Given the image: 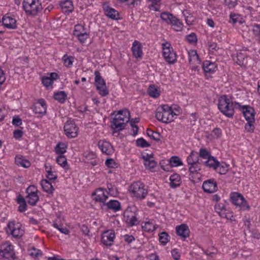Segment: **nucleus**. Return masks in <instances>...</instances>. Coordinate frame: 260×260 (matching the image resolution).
Here are the masks:
<instances>
[{
  "label": "nucleus",
  "mask_w": 260,
  "mask_h": 260,
  "mask_svg": "<svg viewBox=\"0 0 260 260\" xmlns=\"http://www.w3.org/2000/svg\"><path fill=\"white\" fill-rule=\"evenodd\" d=\"M22 8L26 15L28 16H36L42 9L40 0H23Z\"/></svg>",
  "instance_id": "f257e3e1"
},
{
  "label": "nucleus",
  "mask_w": 260,
  "mask_h": 260,
  "mask_svg": "<svg viewBox=\"0 0 260 260\" xmlns=\"http://www.w3.org/2000/svg\"><path fill=\"white\" fill-rule=\"evenodd\" d=\"M238 105V103H234L232 99H219L218 108L219 111L226 117L232 118L235 111L234 104Z\"/></svg>",
  "instance_id": "f03ea898"
},
{
  "label": "nucleus",
  "mask_w": 260,
  "mask_h": 260,
  "mask_svg": "<svg viewBox=\"0 0 260 260\" xmlns=\"http://www.w3.org/2000/svg\"><path fill=\"white\" fill-rule=\"evenodd\" d=\"M160 18L168 24L171 26L176 31H181L183 27V23L181 20L171 13L162 12L160 14Z\"/></svg>",
  "instance_id": "7ed1b4c3"
},
{
  "label": "nucleus",
  "mask_w": 260,
  "mask_h": 260,
  "mask_svg": "<svg viewBox=\"0 0 260 260\" xmlns=\"http://www.w3.org/2000/svg\"><path fill=\"white\" fill-rule=\"evenodd\" d=\"M73 35L82 45L85 44L90 37V33L84 23L76 24L74 27Z\"/></svg>",
  "instance_id": "20e7f679"
},
{
  "label": "nucleus",
  "mask_w": 260,
  "mask_h": 260,
  "mask_svg": "<svg viewBox=\"0 0 260 260\" xmlns=\"http://www.w3.org/2000/svg\"><path fill=\"white\" fill-rule=\"evenodd\" d=\"M162 55L165 61L169 64H172L177 61V54L174 51L171 44L166 42L162 44Z\"/></svg>",
  "instance_id": "39448f33"
},
{
  "label": "nucleus",
  "mask_w": 260,
  "mask_h": 260,
  "mask_svg": "<svg viewBox=\"0 0 260 260\" xmlns=\"http://www.w3.org/2000/svg\"><path fill=\"white\" fill-rule=\"evenodd\" d=\"M129 191L134 196L140 199H144L147 194V190L145 188L144 184L139 181L132 184L129 187Z\"/></svg>",
  "instance_id": "423d86ee"
},
{
  "label": "nucleus",
  "mask_w": 260,
  "mask_h": 260,
  "mask_svg": "<svg viewBox=\"0 0 260 260\" xmlns=\"http://www.w3.org/2000/svg\"><path fill=\"white\" fill-rule=\"evenodd\" d=\"M202 68L205 78L209 80L212 78V75L217 70L218 65L215 62L205 60L202 62Z\"/></svg>",
  "instance_id": "0eeeda50"
},
{
  "label": "nucleus",
  "mask_w": 260,
  "mask_h": 260,
  "mask_svg": "<svg viewBox=\"0 0 260 260\" xmlns=\"http://www.w3.org/2000/svg\"><path fill=\"white\" fill-rule=\"evenodd\" d=\"M95 85L99 93L102 96H106L108 91L107 89L106 82L101 75L99 71H95Z\"/></svg>",
  "instance_id": "6e6552de"
},
{
  "label": "nucleus",
  "mask_w": 260,
  "mask_h": 260,
  "mask_svg": "<svg viewBox=\"0 0 260 260\" xmlns=\"http://www.w3.org/2000/svg\"><path fill=\"white\" fill-rule=\"evenodd\" d=\"M231 200L233 204L236 206L239 210H248L250 208L247 201L243 196L238 193H233L231 194Z\"/></svg>",
  "instance_id": "1a4fd4ad"
},
{
  "label": "nucleus",
  "mask_w": 260,
  "mask_h": 260,
  "mask_svg": "<svg viewBox=\"0 0 260 260\" xmlns=\"http://www.w3.org/2000/svg\"><path fill=\"white\" fill-rule=\"evenodd\" d=\"M59 79V75L56 72L48 73L47 75L41 77V81L43 85L48 90L53 88L55 81Z\"/></svg>",
  "instance_id": "9d476101"
},
{
  "label": "nucleus",
  "mask_w": 260,
  "mask_h": 260,
  "mask_svg": "<svg viewBox=\"0 0 260 260\" xmlns=\"http://www.w3.org/2000/svg\"><path fill=\"white\" fill-rule=\"evenodd\" d=\"M188 58L190 69L192 71L198 70L201 60L197 50L192 49L188 51Z\"/></svg>",
  "instance_id": "9b49d317"
},
{
  "label": "nucleus",
  "mask_w": 260,
  "mask_h": 260,
  "mask_svg": "<svg viewBox=\"0 0 260 260\" xmlns=\"http://www.w3.org/2000/svg\"><path fill=\"white\" fill-rule=\"evenodd\" d=\"M6 232L14 238H20L24 234V231L21 228L19 223L15 224L14 221L9 222L7 225Z\"/></svg>",
  "instance_id": "f8f14e48"
},
{
  "label": "nucleus",
  "mask_w": 260,
  "mask_h": 260,
  "mask_svg": "<svg viewBox=\"0 0 260 260\" xmlns=\"http://www.w3.org/2000/svg\"><path fill=\"white\" fill-rule=\"evenodd\" d=\"M78 128L75 122L71 119H69L64 125V131L66 136L69 138H75L78 135Z\"/></svg>",
  "instance_id": "ddd939ff"
},
{
  "label": "nucleus",
  "mask_w": 260,
  "mask_h": 260,
  "mask_svg": "<svg viewBox=\"0 0 260 260\" xmlns=\"http://www.w3.org/2000/svg\"><path fill=\"white\" fill-rule=\"evenodd\" d=\"M2 22L4 26L8 29H15L17 27L15 16L11 14H6L3 16Z\"/></svg>",
  "instance_id": "4468645a"
},
{
  "label": "nucleus",
  "mask_w": 260,
  "mask_h": 260,
  "mask_svg": "<svg viewBox=\"0 0 260 260\" xmlns=\"http://www.w3.org/2000/svg\"><path fill=\"white\" fill-rule=\"evenodd\" d=\"M0 255L7 259H16L13 246L10 244H3L0 249Z\"/></svg>",
  "instance_id": "2eb2a0df"
},
{
  "label": "nucleus",
  "mask_w": 260,
  "mask_h": 260,
  "mask_svg": "<svg viewBox=\"0 0 260 260\" xmlns=\"http://www.w3.org/2000/svg\"><path fill=\"white\" fill-rule=\"evenodd\" d=\"M124 219L125 222L129 226L136 225L139 223V220L137 217V214L126 210L124 213Z\"/></svg>",
  "instance_id": "dca6fc26"
},
{
  "label": "nucleus",
  "mask_w": 260,
  "mask_h": 260,
  "mask_svg": "<svg viewBox=\"0 0 260 260\" xmlns=\"http://www.w3.org/2000/svg\"><path fill=\"white\" fill-rule=\"evenodd\" d=\"M103 9L105 15L108 18L115 20L120 19L119 12L115 9L110 7L108 3H104L103 4Z\"/></svg>",
  "instance_id": "f3484780"
},
{
  "label": "nucleus",
  "mask_w": 260,
  "mask_h": 260,
  "mask_svg": "<svg viewBox=\"0 0 260 260\" xmlns=\"http://www.w3.org/2000/svg\"><path fill=\"white\" fill-rule=\"evenodd\" d=\"M131 51L133 57L136 59L140 60L142 58L143 55L142 46L139 41L135 40L133 42L131 47Z\"/></svg>",
  "instance_id": "a211bd4d"
},
{
  "label": "nucleus",
  "mask_w": 260,
  "mask_h": 260,
  "mask_svg": "<svg viewBox=\"0 0 260 260\" xmlns=\"http://www.w3.org/2000/svg\"><path fill=\"white\" fill-rule=\"evenodd\" d=\"M172 112L160 111L157 109L155 114L156 118L160 121L164 123H169L174 121V119L171 115Z\"/></svg>",
  "instance_id": "6ab92c4d"
},
{
  "label": "nucleus",
  "mask_w": 260,
  "mask_h": 260,
  "mask_svg": "<svg viewBox=\"0 0 260 260\" xmlns=\"http://www.w3.org/2000/svg\"><path fill=\"white\" fill-rule=\"evenodd\" d=\"M114 238V232L113 230H108L102 234L101 241L104 245L110 246L113 244Z\"/></svg>",
  "instance_id": "aec40b11"
},
{
  "label": "nucleus",
  "mask_w": 260,
  "mask_h": 260,
  "mask_svg": "<svg viewBox=\"0 0 260 260\" xmlns=\"http://www.w3.org/2000/svg\"><path fill=\"white\" fill-rule=\"evenodd\" d=\"M204 191L207 193H213L217 190V183L214 179L205 181L202 185Z\"/></svg>",
  "instance_id": "412c9836"
},
{
  "label": "nucleus",
  "mask_w": 260,
  "mask_h": 260,
  "mask_svg": "<svg viewBox=\"0 0 260 260\" xmlns=\"http://www.w3.org/2000/svg\"><path fill=\"white\" fill-rule=\"evenodd\" d=\"M59 5L62 12L65 14H69L74 9L73 2L71 0H63L59 2Z\"/></svg>",
  "instance_id": "4be33fe9"
},
{
  "label": "nucleus",
  "mask_w": 260,
  "mask_h": 260,
  "mask_svg": "<svg viewBox=\"0 0 260 260\" xmlns=\"http://www.w3.org/2000/svg\"><path fill=\"white\" fill-rule=\"evenodd\" d=\"M47 105L43 99H39L34 105V111L36 113L44 114L46 112Z\"/></svg>",
  "instance_id": "5701e85b"
},
{
  "label": "nucleus",
  "mask_w": 260,
  "mask_h": 260,
  "mask_svg": "<svg viewBox=\"0 0 260 260\" xmlns=\"http://www.w3.org/2000/svg\"><path fill=\"white\" fill-rule=\"evenodd\" d=\"M98 146L102 152L107 155H111L114 152L113 146L109 142L100 140Z\"/></svg>",
  "instance_id": "b1692460"
},
{
  "label": "nucleus",
  "mask_w": 260,
  "mask_h": 260,
  "mask_svg": "<svg viewBox=\"0 0 260 260\" xmlns=\"http://www.w3.org/2000/svg\"><path fill=\"white\" fill-rule=\"evenodd\" d=\"M176 234L184 239L189 236L190 231L186 224H181L176 228Z\"/></svg>",
  "instance_id": "393cba45"
},
{
  "label": "nucleus",
  "mask_w": 260,
  "mask_h": 260,
  "mask_svg": "<svg viewBox=\"0 0 260 260\" xmlns=\"http://www.w3.org/2000/svg\"><path fill=\"white\" fill-rule=\"evenodd\" d=\"M243 113L247 122H254L255 114L253 108L248 106H244L243 107Z\"/></svg>",
  "instance_id": "a878e982"
},
{
  "label": "nucleus",
  "mask_w": 260,
  "mask_h": 260,
  "mask_svg": "<svg viewBox=\"0 0 260 260\" xmlns=\"http://www.w3.org/2000/svg\"><path fill=\"white\" fill-rule=\"evenodd\" d=\"M92 196H94V200L96 202L103 203L107 200L108 196L105 194V190L103 188H98L92 193Z\"/></svg>",
  "instance_id": "bb28decb"
},
{
  "label": "nucleus",
  "mask_w": 260,
  "mask_h": 260,
  "mask_svg": "<svg viewBox=\"0 0 260 260\" xmlns=\"http://www.w3.org/2000/svg\"><path fill=\"white\" fill-rule=\"evenodd\" d=\"M147 92L151 98H158L160 95V89L154 84H151L148 88Z\"/></svg>",
  "instance_id": "cd10ccee"
},
{
  "label": "nucleus",
  "mask_w": 260,
  "mask_h": 260,
  "mask_svg": "<svg viewBox=\"0 0 260 260\" xmlns=\"http://www.w3.org/2000/svg\"><path fill=\"white\" fill-rule=\"evenodd\" d=\"M170 186L171 188H175L179 186L181 183V177L177 174H174L170 177Z\"/></svg>",
  "instance_id": "c85d7f7f"
},
{
  "label": "nucleus",
  "mask_w": 260,
  "mask_h": 260,
  "mask_svg": "<svg viewBox=\"0 0 260 260\" xmlns=\"http://www.w3.org/2000/svg\"><path fill=\"white\" fill-rule=\"evenodd\" d=\"M43 190L49 194H52L54 190L52 184L47 179H42L40 182Z\"/></svg>",
  "instance_id": "c756f323"
},
{
  "label": "nucleus",
  "mask_w": 260,
  "mask_h": 260,
  "mask_svg": "<svg viewBox=\"0 0 260 260\" xmlns=\"http://www.w3.org/2000/svg\"><path fill=\"white\" fill-rule=\"evenodd\" d=\"M111 122V128L113 130V135L114 134L118 133L123 129L125 128L126 126V121L122 122V123H117L116 122Z\"/></svg>",
  "instance_id": "7c9ffc66"
},
{
  "label": "nucleus",
  "mask_w": 260,
  "mask_h": 260,
  "mask_svg": "<svg viewBox=\"0 0 260 260\" xmlns=\"http://www.w3.org/2000/svg\"><path fill=\"white\" fill-rule=\"evenodd\" d=\"M204 165L210 168L213 169L214 170L218 169L219 162L213 156L209 157L206 161L204 162Z\"/></svg>",
  "instance_id": "2f4dec72"
},
{
  "label": "nucleus",
  "mask_w": 260,
  "mask_h": 260,
  "mask_svg": "<svg viewBox=\"0 0 260 260\" xmlns=\"http://www.w3.org/2000/svg\"><path fill=\"white\" fill-rule=\"evenodd\" d=\"M104 205L106 206L108 209L112 210L115 212L121 209L120 203L117 200H111L106 204H104Z\"/></svg>",
  "instance_id": "473e14b6"
},
{
  "label": "nucleus",
  "mask_w": 260,
  "mask_h": 260,
  "mask_svg": "<svg viewBox=\"0 0 260 260\" xmlns=\"http://www.w3.org/2000/svg\"><path fill=\"white\" fill-rule=\"evenodd\" d=\"M197 152L192 151L187 158V161L188 165L193 164L195 162H199V158Z\"/></svg>",
  "instance_id": "72a5a7b5"
},
{
  "label": "nucleus",
  "mask_w": 260,
  "mask_h": 260,
  "mask_svg": "<svg viewBox=\"0 0 260 260\" xmlns=\"http://www.w3.org/2000/svg\"><path fill=\"white\" fill-rule=\"evenodd\" d=\"M62 60L65 67L71 68L74 61V57L64 54L62 57Z\"/></svg>",
  "instance_id": "f704fd0d"
},
{
  "label": "nucleus",
  "mask_w": 260,
  "mask_h": 260,
  "mask_svg": "<svg viewBox=\"0 0 260 260\" xmlns=\"http://www.w3.org/2000/svg\"><path fill=\"white\" fill-rule=\"evenodd\" d=\"M147 135L151 139H153V140L156 142H159L160 141V138L161 136L159 133L154 132L150 129H147Z\"/></svg>",
  "instance_id": "c9c22d12"
},
{
  "label": "nucleus",
  "mask_w": 260,
  "mask_h": 260,
  "mask_svg": "<svg viewBox=\"0 0 260 260\" xmlns=\"http://www.w3.org/2000/svg\"><path fill=\"white\" fill-rule=\"evenodd\" d=\"M27 203L31 206H35L39 200V197L37 194H27L26 196Z\"/></svg>",
  "instance_id": "e433bc0d"
},
{
  "label": "nucleus",
  "mask_w": 260,
  "mask_h": 260,
  "mask_svg": "<svg viewBox=\"0 0 260 260\" xmlns=\"http://www.w3.org/2000/svg\"><path fill=\"white\" fill-rule=\"evenodd\" d=\"M236 58V61L238 65L242 66L246 64V55L245 53L242 52L237 53Z\"/></svg>",
  "instance_id": "4c0bfd02"
},
{
  "label": "nucleus",
  "mask_w": 260,
  "mask_h": 260,
  "mask_svg": "<svg viewBox=\"0 0 260 260\" xmlns=\"http://www.w3.org/2000/svg\"><path fill=\"white\" fill-rule=\"evenodd\" d=\"M57 163L63 167L66 170L69 169V167L67 164V158L63 155H60L56 158Z\"/></svg>",
  "instance_id": "58836bf2"
},
{
  "label": "nucleus",
  "mask_w": 260,
  "mask_h": 260,
  "mask_svg": "<svg viewBox=\"0 0 260 260\" xmlns=\"http://www.w3.org/2000/svg\"><path fill=\"white\" fill-rule=\"evenodd\" d=\"M116 118L123 119H129L130 112L127 109H123L118 111V113L115 115Z\"/></svg>",
  "instance_id": "ea45409f"
},
{
  "label": "nucleus",
  "mask_w": 260,
  "mask_h": 260,
  "mask_svg": "<svg viewBox=\"0 0 260 260\" xmlns=\"http://www.w3.org/2000/svg\"><path fill=\"white\" fill-rule=\"evenodd\" d=\"M15 162L17 165L24 168H28L30 166V162L29 161L18 156H16L15 158Z\"/></svg>",
  "instance_id": "a19ab883"
},
{
  "label": "nucleus",
  "mask_w": 260,
  "mask_h": 260,
  "mask_svg": "<svg viewBox=\"0 0 260 260\" xmlns=\"http://www.w3.org/2000/svg\"><path fill=\"white\" fill-rule=\"evenodd\" d=\"M170 166L172 167H178L183 165L182 161L178 156H172L169 161Z\"/></svg>",
  "instance_id": "79ce46f5"
},
{
  "label": "nucleus",
  "mask_w": 260,
  "mask_h": 260,
  "mask_svg": "<svg viewBox=\"0 0 260 260\" xmlns=\"http://www.w3.org/2000/svg\"><path fill=\"white\" fill-rule=\"evenodd\" d=\"M218 166V169L215 171L220 174H226L229 170V165L225 162H219V165Z\"/></svg>",
  "instance_id": "37998d69"
},
{
  "label": "nucleus",
  "mask_w": 260,
  "mask_h": 260,
  "mask_svg": "<svg viewBox=\"0 0 260 260\" xmlns=\"http://www.w3.org/2000/svg\"><path fill=\"white\" fill-rule=\"evenodd\" d=\"M67 146L62 143H58L56 146L55 150L56 153L62 155L66 152Z\"/></svg>",
  "instance_id": "c03bdc74"
},
{
  "label": "nucleus",
  "mask_w": 260,
  "mask_h": 260,
  "mask_svg": "<svg viewBox=\"0 0 260 260\" xmlns=\"http://www.w3.org/2000/svg\"><path fill=\"white\" fill-rule=\"evenodd\" d=\"M223 5L229 9H234L238 5L237 0H223Z\"/></svg>",
  "instance_id": "a18cd8bd"
},
{
  "label": "nucleus",
  "mask_w": 260,
  "mask_h": 260,
  "mask_svg": "<svg viewBox=\"0 0 260 260\" xmlns=\"http://www.w3.org/2000/svg\"><path fill=\"white\" fill-rule=\"evenodd\" d=\"M252 31L254 37L260 43V24H254L253 26Z\"/></svg>",
  "instance_id": "49530a36"
},
{
  "label": "nucleus",
  "mask_w": 260,
  "mask_h": 260,
  "mask_svg": "<svg viewBox=\"0 0 260 260\" xmlns=\"http://www.w3.org/2000/svg\"><path fill=\"white\" fill-rule=\"evenodd\" d=\"M157 162L152 158L150 159L148 161L144 162V165L147 169L153 171V169L156 166Z\"/></svg>",
  "instance_id": "de8ad7c7"
},
{
  "label": "nucleus",
  "mask_w": 260,
  "mask_h": 260,
  "mask_svg": "<svg viewBox=\"0 0 260 260\" xmlns=\"http://www.w3.org/2000/svg\"><path fill=\"white\" fill-rule=\"evenodd\" d=\"M152 3L150 6V9L155 11H158L160 9V4L161 0H148Z\"/></svg>",
  "instance_id": "09e8293b"
},
{
  "label": "nucleus",
  "mask_w": 260,
  "mask_h": 260,
  "mask_svg": "<svg viewBox=\"0 0 260 260\" xmlns=\"http://www.w3.org/2000/svg\"><path fill=\"white\" fill-rule=\"evenodd\" d=\"M169 235L167 233L163 232L159 235V241L164 245H166L169 241Z\"/></svg>",
  "instance_id": "8fccbe9b"
},
{
  "label": "nucleus",
  "mask_w": 260,
  "mask_h": 260,
  "mask_svg": "<svg viewBox=\"0 0 260 260\" xmlns=\"http://www.w3.org/2000/svg\"><path fill=\"white\" fill-rule=\"evenodd\" d=\"M240 18H241V15H239L238 14H236V13H234V12H232L230 14V20H229V22L231 23L235 24L237 22L240 21Z\"/></svg>",
  "instance_id": "3c124183"
},
{
  "label": "nucleus",
  "mask_w": 260,
  "mask_h": 260,
  "mask_svg": "<svg viewBox=\"0 0 260 260\" xmlns=\"http://www.w3.org/2000/svg\"><path fill=\"white\" fill-rule=\"evenodd\" d=\"M144 231L148 232H152L155 230V225L150 221L146 222L144 225H142Z\"/></svg>",
  "instance_id": "603ef678"
},
{
  "label": "nucleus",
  "mask_w": 260,
  "mask_h": 260,
  "mask_svg": "<svg viewBox=\"0 0 260 260\" xmlns=\"http://www.w3.org/2000/svg\"><path fill=\"white\" fill-rule=\"evenodd\" d=\"M211 156L210 152L206 149L201 148L200 149L199 157L208 159Z\"/></svg>",
  "instance_id": "864d4df0"
},
{
  "label": "nucleus",
  "mask_w": 260,
  "mask_h": 260,
  "mask_svg": "<svg viewBox=\"0 0 260 260\" xmlns=\"http://www.w3.org/2000/svg\"><path fill=\"white\" fill-rule=\"evenodd\" d=\"M136 145L137 146L145 148L150 146V145L143 138H139L136 140Z\"/></svg>",
  "instance_id": "5fc2aeb1"
},
{
  "label": "nucleus",
  "mask_w": 260,
  "mask_h": 260,
  "mask_svg": "<svg viewBox=\"0 0 260 260\" xmlns=\"http://www.w3.org/2000/svg\"><path fill=\"white\" fill-rule=\"evenodd\" d=\"M53 226L58 230L61 233L68 235L69 233V230L66 227H63L62 225L58 224L56 222H54L53 224Z\"/></svg>",
  "instance_id": "6e6d98bb"
},
{
  "label": "nucleus",
  "mask_w": 260,
  "mask_h": 260,
  "mask_svg": "<svg viewBox=\"0 0 260 260\" xmlns=\"http://www.w3.org/2000/svg\"><path fill=\"white\" fill-rule=\"evenodd\" d=\"M187 41L190 44H196L197 42V37L195 33L192 32L186 37Z\"/></svg>",
  "instance_id": "4d7b16f0"
},
{
  "label": "nucleus",
  "mask_w": 260,
  "mask_h": 260,
  "mask_svg": "<svg viewBox=\"0 0 260 260\" xmlns=\"http://www.w3.org/2000/svg\"><path fill=\"white\" fill-rule=\"evenodd\" d=\"M47 175H46V177L49 180H55L57 179V176L54 174V173L52 171L51 168H49V170H47Z\"/></svg>",
  "instance_id": "13d9d810"
},
{
  "label": "nucleus",
  "mask_w": 260,
  "mask_h": 260,
  "mask_svg": "<svg viewBox=\"0 0 260 260\" xmlns=\"http://www.w3.org/2000/svg\"><path fill=\"white\" fill-rule=\"evenodd\" d=\"M120 3L125 4L129 7H134L137 2L136 0H116Z\"/></svg>",
  "instance_id": "bf43d9fd"
},
{
  "label": "nucleus",
  "mask_w": 260,
  "mask_h": 260,
  "mask_svg": "<svg viewBox=\"0 0 260 260\" xmlns=\"http://www.w3.org/2000/svg\"><path fill=\"white\" fill-rule=\"evenodd\" d=\"M107 188L108 189V193L111 196H114L117 194V191L116 187L113 186L111 184H107Z\"/></svg>",
  "instance_id": "052dcab7"
},
{
  "label": "nucleus",
  "mask_w": 260,
  "mask_h": 260,
  "mask_svg": "<svg viewBox=\"0 0 260 260\" xmlns=\"http://www.w3.org/2000/svg\"><path fill=\"white\" fill-rule=\"evenodd\" d=\"M105 164L108 168H114L117 167V164L112 158H107L106 160Z\"/></svg>",
  "instance_id": "680f3d73"
},
{
  "label": "nucleus",
  "mask_w": 260,
  "mask_h": 260,
  "mask_svg": "<svg viewBox=\"0 0 260 260\" xmlns=\"http://www.w3.org/2000/svg\"><path fill=\"white\" fill-rule=\"evenodd\" d=\"M30 255L35 258H38L39 256H42V253L40 250L37 249L35 247H32V251L30 252Z\"/></svg>",
  "instance_id": "e2e57ef3"
},
{
  "label": "nucleus",
  "mask_w": 260,
  "mask_h": 260,
  "mask_svg": "<svg viewBox=\"0 0 260 260\" xmlns=\"http://www.w3.org/2000/svg\"><path fill=\"white\" fill-rule=\"evenodd\" d=\"M12 123L16 126H19L22 124V119L19 117V116H15L13 117Z\"/></svg>",
  "instance_id": "0e129e2a"
},
{
  "label": "nucleus",
  "mask_w": 260,
  "mask_h": 260,
  "mask_svg": "<svg viewBox=\"0 0 260 260\" xmlns=\"http://www.w3.org/2000/svg\"><path fill=\"white\" fill-rule=\"evenodd\" d=\"M26 191L27 194H37L38 189L35 185H30Z\"/></svg>",
  "instance_id": "69168bd1"
},
{
  "label": "nucleus",
  "mask_w": 260,
  "mask_h": 260,
  "mask_svg": "<svg viewBox=\"0 0 260 260\" xmlns=\"http://www.w3.org/2000/svg\"><path fill=\"white\" fill-rule=\"evenodd\" d=\"M23 132L20 129L15 130L13 132V137L15 139L18 140L22 137Z\"/></svg>",
  "instance_id": "338daca9"
},
{
  "label": "nucleus",
  "mask_w": 260,
  "mask_h": 260,
  "mask_svg": "<svg viewBox=\"0 0 260 260\" xmlns=\"http://www.w3.org/2000/svg\"><path fill=\"white\" fill-rule=\"evenodd\" d=\"M253 122H248L245 125V129L249 133H252L254 131V126L253 125Z\"/></svg>",
  "instance_id": "774afa93"
}]
</instances>
